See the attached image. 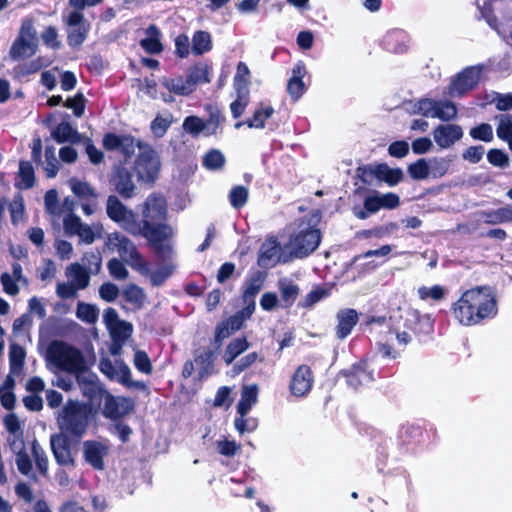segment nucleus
<instances>
[{
    "label": "nucleus",
    "mask_w": 512,
    "mask_h": 512,
    "mask_svg": "<svg viewBox=\"0 0 512 512\" xmlns=\"http://www.w3.org/2000/svg\"><path fill=\"white\" fill-rule=\"evenodd\" d=\"M455 318L465 326L478 324L485 318L496 315L495 296L489 287H478L465 291L454 304Z\"/></svg>",
    "instance_id": "f257e3e1"
},
{
    "label": "nucleus",
    "mask_w": 512,
    "mask_h": 512,
    "mask_svg": "<svg viewBox=\"0 0 512 512\" xmlns=\"http://www.w3.org/2000/svg\"><path fill=\"white\" fill-rule=\"evenodd\" d=\"M108 217L132 235H140L147 240H156L158 235L165 236L167 228L152 230L148 224H141L136 214L128 209L116 196L110 195L106 202Z\"/></svg>",
    "instance_id": "f03ea898"
},
{
    "label": "nucleus",
    "mask_w": 512,
    "mask_h": 512,
    "mask_svg": "<svg viewBox=\"0 0 512 512\" xmlns=\"http://www.w3.org/2000/svg\"><path fill=\"white\" fill-rule=\"evenodd\" d=\"M91 408L77 400H68L57 413L60 434L70 439H80L86 433L90 422Z\"/></svg>",
    "instance_id": "7ed1b4c3"
},
{
    "label": "nucleus",
    "mask_w": 512,
    "mask_h": 512,
    "mask_svg": "<svg viewBox=\"0 0 512 512\" xmlns=\"http://www.w3.org/2000/svg\"><path fill=\"white\" fill-rule=\"evenodd\" d=\"M167 207L166 201L161 195L152 194L150 195L145 203L143 209V221L141 224H148L152 230H158L161 228H167L168 232L166 235H158L156 240H148L149 243L154 247L156 253L161 257L165 258L171 252V246L165 243V240L172 236V228L166 224L158 223L166 217Z\"/></svg>",
    "instance_id": "20e7f679"
},
{
    "label": "nucleus",
    "mask_w": 512,
    "mask_h": 512,
    "mask_svg": "<svg viewBox=\"0 0 512 512\" xmlns=\"http://www.w3.org/2000/svg\"><path fill=\"white\" fill-rule=\"evenodd\" d=\"M46 360L55 368L70 374H78L85 368L81 351L62 341L50 343L46 351Z\"/></svg>",
    "instance_id": "39448f33"
},
{
    "label": "nucleus",
    "mask_w": 512,
    "mask_h": 512,
    "mask_svg": "<svg viewBox=\"0 0 512 512\" xmlns=\"http://www.w3.org/2000/svg\"><path fill=\"white\" fill-rule=\"evenodd\" d=\"M105 246L117 251L121 259L140 274H149V263L138 252L135 244L120 232L107 235Z\"/></svg>",
    "instance_id": "423d86ee"
},
{
    "label": "nucleus",
    "mask_w": 512,
    "mask_h": 512,
    "mask_svg": "<svg viewBox=\"0 0 512 512\" xmlns=\"http://www.w3.org/2000/svg\"><path fill=\"white\" fill-rule=\"evenodd\" d=\"M320 241V231L305 225L290 237L286 249L293 258H304L316 250Z\"/></svg>",
    "instance_id": "0eeeda50"
},
{
    "label": "nucleus",
    "mask_w": 512,
    "mask_h": 512,
    "mask_svg": "<svg viewBox=\"0 0 512 512\" xmlns=\"http://www.w3.org/2000/svg\"><path fill=\"white\" fill-rule=\"evenodd\" d=\"M36 48V30L32 21L25 19L22 22L18 37L10 48L9 55L13 60L28 58L34 55Z\"/></svg>",
    "instance_id": "6e6552de"
},
{
    "label": "nucleus",
    "mask_w": 512,
    "mask_h": 512,
    "mask_svg": "<svg viewBox=\"0 0 512 512\" xmlns=\"http://www.w3.org/2000/svg\"><path fill=\"white\" fill-rule=\"evenodd\" d=\"M100 371L110 380L116 381L127 388L142 390L145 384L142 381L131 379V370L122 360L111 361L103 358L99 362Z\"/></svg>",
    "instance_id": "1a4fd4ad"
},
{
    "label": "nucleus",
    "mask_w": 512,
    "mask_h": 512,
    "mask_svg": "<svg viewBox=\"0 0 512 512\" xmlns=\"http://www.w3.org/2000/svg\"><path fill=\"white\" fill-rule=\"evenodd\" d=\"M160 167L157 153L149 146H140L135 162V171L141 180L152 181L156 177Z\"/></svg>",
    "instance_id": "9d476101"
},
{
    "label": "nucleus",
    "mask_w": 512,
    "mask_h": 512,
    "mask_svg": "<svg viewBox=\"0 0 512 512\" xmlns=\"http://www.w3.org/2000/svg\"><path fill=\"white\" fill-rule=\"evenodd\" d=\"M293 257L286 249V245L281 248L275 238L266 240L260 247L258 264L264 268L274 267L277 263H287Z\"/></svg>",
    "instance_id": "9b49d317"
},
{
    "label": "nucleus",
    "mask_w": 512,
    "mask_h": 512,
    "mask_svg": "<svg viewBox=\"0 0 512 512\" xmlns=\"http://www.w3.org/2000/svg\"><path fill=\"white\" fill-rule=\"evenodd\" d=\"M82 10H76L65 14L64 21L68 26L67 41L72 47L80 46L89 32V24L84 20Z\"/></svg>",
    "instance_id": "f8f14e48"
},
{
    "label": "nucleus",
    "mask_w": 512,
    "mask_h": 512,
    "mask_svg": "<svg viewBox=\"0 0 512 512\" xmlns=\"http://www.w3.org/2000/svg\"><path fill=\"white\" fill-rule=\"evenodd\" d=\"M76 378L83 396L89 401V407L99 405L108 392L102 387L98 377L82 370Z\"/></svg>",
    "instance_id": "ddd939ff"
},
{
    "label": "nucleus",
    "mask_w": 512,
    "mask_h": 512,
    "mask_svg": "<svg viewBox=\"0 0 512 512\" xmlns=\"http://www.w3.org/2000/svg\"><path fill=\"white\" fill-rule=\"evenodd\" d=\"M83 458L93 469L102 471L105 469V459L110 453L108 441L87 440L82 445Z\"/></svg>",
    "instance_id": "4468645a"
},
{
    "label": "nucleus",
    "mask_w": 512,
    "mask_h": 512,
    "mask_svg": "<svg viewBox=\"0 0 512 512\" xmlns=\"http://www.w3.org/2000/svg\"><path fill=\"white\" fill-rule=\"evenodd\" d=\"M482 66H470L460 72L449 87L451 97H459L476 87L480 81Z\"/></svg>",
    "instance_id": "2eb2a0df"
},
{
    "label": "nucleus",
    "mask_w": 512,
    "mask_h": 512,
    "mask_svg": "<svg viewBox=\"0 0 512 512\" xmlns=\"http://www.w3.org/2000/svg\"><path fill=\"white\" fill-rule=\"evenodd\" d=\"M313 374L309 366L300 365L292 375L289 389L295 397H305L313 386Z\"/></svg>",
    "instance_id": "dca6fc26"
},
{
    "label": "nucleus",
    "mask_w": 512,
    "mask_h": 512,
    "mask_svg": "<svg viewBox=\"0 0 512 512\" xmlns=\"http://www.w3.org/2000/svg\"><path fill=\"white\" fill-rule=\"evenodd\" d=\"M160 84L169 92V94L162 93V99L167 103L174 101V98L171 94L187 96L193 92L192 85L186 76L162 77L160 79Z\"/></svg>",
    "instance_id": "f3484780"
},
{
    "label": "nucleus",
    "mask_w": 512,
    "mask_h": 512,
    "mask_svg": "<svg viewBox=\"0 0 512 512\" xmlns=\"http://www.w3.org/2000/svg\"><path fill=\"white\" fill-rule=\"evenodd\" d=\"M432 134L434 141L441 149H448L462 138L463 130L457 124H441Z\"/></svg>",
    "instance_id": "a211bd4d"
},
{
    "label": "nucleus",
    "mask_w": 512,
    "mask_h": 512,
    "mask_svg": "<svg viewBox=\"0 0 512 512\" xmlns=\"http://www.w3.org/2000/svg\"><path fill=\"white\" fill-rule=\"evenodd\" d=\"M103 415L110 419H119L127 415L133 408L130 399L124 397H114L107 393L104 397Z\"/></svg>",
    "instance_id": "6ab92c4d"
},
{
    "label": "nucleus",
    "mask_w": 512,
    "mask_h": 512,
    "mask_svg": "<svg viewBox=\"0 0 512 512\" xmlns=\"http://www.w3.org/2000/svg\"><path fill=\"white\" fill-rule=\"evenodd\" d=\"M69 439L70 437H66L62 434L52 435L50 438L51 449L55 460L58 464L63 466L74 465V459L71 455Z\"/></svg>",
    "instance_id": "aec40b11"
},
{
    "label": "nucleus",
    "mask_w": 512,
    "mask_h": 512,
    "mask_svg": "<svg viewBox=\"0 0 512 512\" xmlns=\"http://www.w3.org/2000/svg\"><path fill=\"white\" fill-rule=\"evenodd\" d=\"M114 189L124 198H131L135 185L131 173L124 167H117L111 177Z\"/></svg>",
    "instance_id": "412c9836"
},
{
    "label": "nucleus",
    "mask_w": 512,
    "mask_h": 512,
    "mask_svg": "<svg viewBox=\"0 0 512 512\" xmlns=\"http://www.w3.org/2000/svg\"><path fill=\"white\" fill-rule=\"evenodd\" d=\"M346 378L348 385L355 390L374 380L373 371L368 369V364L365 361L353 365L350 370L346 372Z\"/></svg>",
    "instance_id": "4be33fe9"
},
{
    "label": "nucleus",
    "mask_w": 512,
    "mask_h": 512,
    "mask_svg": "<svg viewBox=\"0 0 512 512\" xmlns=\"http://www.w3.org/2000/svg\"><path fill=\"white\" fill-rule=\"evenodd\" d=\"M336 336L339 339L346 338L358 322V313L354 309L340 310L337 315Z\"/></svg>",
    "instance_id": "5701e85b"
},
{
    "label": "nucleus",
    "mask_w": 512,
    "mask_h": 512,
    "mask_svg": "<svg viewBox=\"0 0 512 512\" xmlns=\"http://www.w3.org/2000/svg\"><path fill=\"white\" fill-rule=\"evenodd\" d=\"M383 45L389 52L402 54L408 49L409 37L401 30L390 31L384 36Z\"/></svg>",
    "instance_id": "b1692460"
},
{
    "label": "nucleus",
    "mask_w": 512,
    "mask_h": 512,
    "mask_svg": "<svg viewBox=\"0 0 512 512\" xmlns=\"http://www.w3.org/2000/svg\"><path fill=\"white\" fill-rule=\"evenodd\" d=\"M214 361L215 353L211 349L204 348L202 350L197 351L194 358V363L197 366L198 375L200 379L206 378L213 374Z\"/></svg>",
    "instance_id": "393cba45"
},
{
    "label": "nucleus",
    "mask_w": 512,
    "mask_h": 512,
    "mask_svg": "<svg viewBox=\"0 0 512 512\" xmlns=\"http://www.w3.org/2000/svg\"><path fill=\"white\" fill-rule=\"evenodd\" d=\"M157 255L162 259L163 264H161L155 271H151L149 268V274H143L144 276H149L153 286L162 285L173 274L175 269V265L169 260L172 255V251L169 255H166L165 258L161 257L158 253Z\"/></svg>",
    "instance_id": "a878e982"
},
{
    "label": "nucleus",
    "mask_w": 512,
    "mask_h": 512,
    "mask_svg": "<svg viewBox=\"0 0 512 512\" xmlns=\"http://www.w3.org/2000/svg\"><path fill=\"white\" fill-rule=\"evenodd\" d=\"M161 33L155 25H150L145 30V37L140 40V46L150 54H159L163 50L160 41Z\"/></svg>",
    "instance_id": "bb28decb"
},
{
    "label": "nucleus",
    "mask_w": 512,
    "mask_h": 512,
    "mask_svg": "<svg viewBox=\"0 0 512 512\" xmlns=\"http://www.w3.org/2000/svg\"><path fill=\"white\" fill-rule=\"evenodd\" d=\"M258 387L257 385H245L241 391V399L237 404V413L246 416L251 408L257 403Z\"/></svg>",
    "instance_id": "cd10ccee"
},
{
    "label": "nucleus",
    "mask_w": 512,
    "mask_h": 512,
    "mask_svg": "<svg viewBox=\"0 0 512 512\" xmlns=\"http://www.w3.org/2000/svg\"><path fill=\"white\" fill-rule=\"evenodd\" d=\"M65 274L66 277L70 280V283L73 284L78 290L85 289L90 283V274L82 265L78 263L69 265Z\"/></svg>",
    "instance_id": "c85d7f7f"
},
{
    "label": "nucleus",
    "mask_w": 512,
    "mask_h": 512,
    "mask_svg": "<svg viewBox=\"0 0 512 512\" xmlns=\"http://www.w3.org/2000/svg\"><path fill=\"white\" fill-rule=\"evenodd\" d=\"M306 74V68L304 64L298 63L292 70V77L288 82V92L294 99H299L305 91V85L303 83V77Z\"/></svg>",
    "instance_id": "c756f323"
},
{
    "label": "nucleus",
    "mask_w": 512,
    "mask_h": 512,
    "mask_svg": "<svg viewBox=\"0 0 512 512\" xmlns=\"http://www.w3.org/2000/svg\"><path fill=\"white\" fill-rule=\"evenodd\" d=\"M265 281V274L261 271H256L250 274L244 282V290L242 294L243 300L254 299L255 296L262 290Z\"/></svg>",
    "instance_id": "7c9ffc66"
},
{
    "label": "nucleus",
    "mask_w": 512,
    "mask_h": 512,
    "mask_svg": "<svg viewBox=\"0 0 512 512\" xmlns=\"http://www.w3.org/2000/svg\"><path fill=\"white\" fill-rule=\"evenodd\" d=\"M479 216L483 222L492 225L512 222V205L501 207L492 211H481Z\"/></svg>",
    "instance_id": "2f4dec72"
},
{
    "label": "nucleus",
    "mask_w": 512,
    "mask_h": 512,
    "mask_svg": "<svg viewBox=\"0 0 512 512\" xmlns=\"http://www.w3.org/2000/svg\"><path fill=\"white\" fill-rule=\"evenodd\" d=\"M407 320L410 323H418V328H415L417 335H429L433 332V319L427 314L422 315L418 310H408Z\"/></svg>",
    "instance_id": "473e14b6"
},
{
    "label": "nucleus",
    "mask_w": 512,
    "mask_h": 512,
    "mask_svg": "<svg viewBox=\"0 0 512 512\" xmlns=\"http://www.w3.org/2000/svg\"><path fill=\"white\" fill-rule=\"evenodd\" d=\"M452 160L448 157H432L427 159L429 179L444 177L451 166Z\"/></svg>",
    "instance_id": "72a5a7b5"
},
{
    "label": "nucleus",
    "mask_w": 512,
    "mask_h": 512,
    "mask_svg": "<svg viewBox=\"0 0 512 512\" xmlns=\"http://www.w3.org/2000/svg\"><path fill=\"white\" fill-rule=\"evenodd\" d=\"M374 175L390 186L398 184L403 178V172L400 168H391L387 164H379L374 169Z\"/></svg>",
    "instance_id": "f704fd0d"
},
{
    "label": "nucleus",
    "mask_w": 512,
    "mask_h": 512,
    "mask_svg": "<svg viewBox=\"0 0 512 512\" xmlns=\"http://www.w3.org/2000/svg\"><path fill=\"white\" fill-rule=\"evenodd\" d=\"M68 185L75 196L81 201L97 200V193L87 182L71 178L68 181Z\"/></svg>",
    "instance_id": "c9c22d12"
},
{
    "label": "nucleus",
    "mask_w": 512,
    "mask_h": 512,
    "mask_svg": "<svg viewBox=\"0 0 512 512\" xmlns=\"http://www.w3.org/2000/svg\"><path fill=\"white\" fill-rule=\"evenodd\" d=\"M249 348L246 338L233 339L226 347L223 353V360L230 365L240 354Z\"/></svg>",
    "instance_id": "e433bc0d"
},
{
    "label": "nucleus",
    "mask_w": 512,
    "mask_h": 512,
    "mask_svg": "<svg viewBox=\"0 0 512 512\" xmlns=\"http://www.w3.org/2000/svg\"><path fill=\"white\" fill-rule=\"evenodd\" d=\"M52 137L59 143L78 142L79 133L67 122L58 124L52 131Z\"/></svg>",
    "instance_id": "4c0bfd02"
},
{
    "label": "nucleus",
    "mask_w": 512,
    "mask_h": 512,
    "mask_svg": "<svg viewBox=\"0 0 512 512\" xmlns=\"http://www.w3.org/2000/svg\"><path fill=\"white\" fill-rule=\"evenodd\" d=\"M278 289L286 306H291L295 302L300 291L298 285L287 278L278 281Z\"/></svg>",
    "instance_id": "58836bf2"
},
{
    "label": "nucleus",
    "mask_w": 512,
    "mask_h": 512,
    "mask_svg": "<svg viewBox=\"0 0 512 512\" xmlns=\"http://www.w3.org/2000/svg\"><path fill=\"white\" fill-rule=\"evenodd\" d=\"M212 48L211 35L206 31H196L192 37V53L202 55Z\"/></svg>",
    "instance_id": "ea45409f"
},
{
    "label": "nucleus",
    "mask_w": 512,
    "mask_h": 512,
    "mask_svg": "<svg viewBox=\"0 0 512 512\" xmlns=\"http://www.w3.org/2000/svg\"><path fill=\"white\" fill-rule=\"evenodd\" d=\"M274 113V109L271 106L258 107L252 118L245 121L249 128L263 129L265 127V121L270 118Z\"/></svg>",
    "instance_id": "a19ab883"
},
{
    "label": "nucleus",
    "mask_w": 512,
    "mask_h": 512,
    "mask_svg": "<svg viewBox=\"0 0 512 512\" xmlns=\"http://www.w3.org/2000/svg\"><path fill=\"white\" fill-rule=\"evenodd\" d=\"M18 177L20 179L17 182V186L21 189H29L34 185L35 176L34 169L30 162L21 161L19 164Z\"/></svg>",
    "instance_id": "79ce46f5"
},
{
    "label": "nucleus",
    "mask_w": 512,
    "mask_h": 512,
    "mask_svg": "<svg viewBox=\"0 0 512 512\" xmlns=\"http://www.w3.org/2000/svg\"><path fill=\"white\" fill-rule=\"evenodd\" d=\"M25 350L18 344H11L9 347V362L11 373L17 374L23 367Z\"/></svg>",
    "instance_id": "37998d69"
},
{
    "label": "nucleus",
    "mask_w": 512,
    "mask_h": 512,
    "mask_svg": "<svg viewBox=\"0 0 512 512\" xmlns=\"http://www.w3.org/2000/svg\"><path fill=\"white\" fill-rule=\"evenodd\" d=\"M13 387L14 380L10 376H8L0 386V402L7 410L13 409L15 405V395L12 392Z\"/></svg>",
    "instance_id": "c03bdc74"
},
{
    "label": "nucleus",
    "mask_w": 512,
    "mask_h": 512,
    "mask_svg": "<svg viewBox=\"0 0 512 512\" xmlns=\"http://www.w3.org/2000/svg\"><path fill=\"white\" fill-rule=\"evenodd\" d=\"M76 316L83 322L94 324L98 320L99 310L95 305L78 302Z\"/></svg>",
    "instance_id": "a18cd8bd"
},
{
    "label": "nucleus",
    "mask_w": 512,
    "mask_h": 512,
    "mask_svg": "<svg viewBox=\"0 0 512 512\" xmlns=\"http://www.w3.org/2000/svg\"><path fill=\"white\" fill-rule=\"evenodd\" d=\"M436 108L437 100L431 98H422L412 105L410 113L434 118Z\"/></svg>",
    "instance_id": "49530a36"
},
{
    "label": "nucleus",
    "mask_w": 512,
    "mask_h": 512,
    "mask_svg": "<svg viewBox=\"0 0 512 512\" xmlns=\"http://www.w3.org/2000/svg\"><path fill=\"white\" fill-rule=\"evenodd\" d=\"M123 296L127 302L133 304L137 309L143 307L146 299L143 289L135 284L128 285L123 290Z\"/></svg>",
    "instance_id": "de8ad7c7"
},
{
    "label": "nucleus",
    "mask_w": 512,
    "mask_h": 512,
    "mask_svg": "<svg viewBox=\"0 0 512 512\" xmlns=\"http://www.w3.org/2000/svg\"><path fill=\"white\" fill-rule=\"evenodd\" d=\"M249 83L250 70L244 62H239L234 76V88L236 91H249Z\"/></svg>",
    "instance_id": "09e8293b"
},
{
    "label": "nucleus",
    "mask_w": 512,
    "mask_h": 512,
    "mask_svg": "<svg viewBox=\"0 0 512 512\" xmlns=\"http://www.w3.org/2000/svg\"><path fill=\"white\" fill-rule=\"evenodd\" d=\"M409 176L415 181L429 179L428 165L426 158H420L407 167Z\"/></svg>",
    "instance_id": "8fccbe9b"
},
{
    "label": "nucleus",
    "mask_w": 512,
    "mask_h": 512,
    "mask_svg": "<svg viewBox=\"0 0 512 512\" xmlns=\"http://www.w3.org/2000/svg\"><path fill=\"white\" fill-rule=\"evenodd\" d=\"M456 115L457 108L453 102L448 100L437 101L434 118H438L442 121H450L453 120Z\"/></svg>",
    "instance_id": "3c124183"
},
{
    "label": "nucleus",
    "mask_w": 512,
    "mask_h": 512,
    "mask_svg": "<svg viewBox=\"0 0 512 512\" xmlns=\"http://www.w3.org/2000/svg\"><path fill=\"white\" fill-rule=\"evenodd\" d=\"M43 169L48 178H53L57 175L59 162L55 154L53 146H47L45 149V161L42 162Z\"/></svg>",
    "instance_id": "603ef678"
},
{
    "label": "nucleus",
    "mask_w": 512,
    "mask_h": 512,
    "mask_svg": "<svg viewBox=\"0 0 512 512\" xmlns=\"http://www.w3.org/2000/svg\"><path fill=\"white\" fill-rule=\"evenodd\" d=\"M329 294V288L316 286L305 296V298L300 302V305L305 308H311L319 301L328 297Z\"/></svg>",
    "instance_id": "864d4df0"
},
{
    "label": "nucleus",
    "mask_w": 512,
    "mask_h": 512,
    "mask_svg": "<svg viewBox=\"0 0 512 512\" xmlns=\"http://www.w3.org/2000/svg\"><path fill=\"white\" fill-rule=\"evenodd\" d=\"M446 293L447 290L441 285H434L432 287L421 286L417 289V295L423 301L428 299L440 301L445 297Z\"/></svg>",
    "instance_id": "5fc2aeb1"
},
{
    "label": "nucleus",
    "mask_w": 512,
    "mask_h": 512,
    "mask_svg": "<svg viewBox=\"0 0 512 512\" xmlns=\"http://www.w3.org/2000/svg\"><path fill=\"white\" fill-rule=\"evenodd\" d=\"M82 262L89 274H98L101 270L102 257L98 250L85 253Z\"/></svg>",
    "instance_id": "6e6d98bb"
},
{
    "label": "nucleus",
    "mask_w": 512,
    "mask_h": 512,
    "mask_svg": "<svg viewBox=\"0 0 512 512\" xmlns=\"http://www.w3.org/2000/svg\"><path fill=\"white\" fill-rule=\"evenodd\" d=\"M190 84L192 85V90L196 89V85L200 83H207L210 81L209 79V71L206 65H198L190 70L188 75L186 76Z\"/></svg>",
    "instance_id": "4d7b16f0"
},
{
    "label": "nucleus",
    "mask_w": 512,
    "mask_h": 512,
    "mask_svg": "<svg viewBox=\"0 0 512 512\" xmlns=\"http://www.w3.org/2000/svg\"><path fill=\"white\" fill-rule=\"evenodd\" d=\"M32 455L39 472L42 475H46L48 472V458L44 449L37 441L32 443Z\"/></svg>",
    "instance_id": "13d9d810"
},
{
    "label": "nucleus",
    "mask_w": 512,
    "mask_h": 512,
    "mask_svg": "<svg viewBox=\"0 0 512 512\" xmlns=\"http://www.w3.org/2000/svg\"><path fill=\"white\" fill-rule=\"evenodd\" d=\"M225 157L219 150H211L203 157V165L208 170H218L223 167Z\"/></svg>",
    "instance_id": "bf43d9fd"
},
{
    "label": "nucleus",
    "mask_w": 512,
    "mask_h": 512,
    "mask_svg": "<svg viewBox=\"0 0 512 512\" xmlns=\"http://www.w3.org/2000/svg\"><path fill=\"white\" fill-rule=\"evenodd\" d=\"M183 129L193 137H198L202 132L205 134L204 121L197 116H188L183 121Z\"/></svg>",
    "instance_id": "052dcab7"
},
{
    "label": "nucleus",
    "mask_w": 512,
    "mask_h": 512,
    "mask_svg": "<svg viewBox=\"0 0 512 512\" xmlns=\"http://www.w3.org/2000/svg\"><path fill=\"white\" fill-rule=\"evenodd\" d=\"M248 190L244 186H236L229 193V201L233 208H242L248 200Z\"/></svg>",
    "instance_id": "680f3d73"
},
{
    "label": "nucleus",
    "mask_w": 512,
    "mask_h": 512,
    "mask_svg": "<svg viewBox=\"0 0 512 512\" xmlns=\"http://www.w3.org/2000/svg\"><path fill=\"white\" fill-rule=\"evenodd\" d=\"M237 98L230 104L232 116L239 118L249 103V91H236Z\"/></svg>",
    "instance_id": "e2e57ef3"
},
{
    "label": "nucleus",
    "mask_w": 512,
    "mask_h": 512,
    "mask_svg": "<svg viewBox=\"0 0 512 512\" xmlns=\"http://www.w3.org/2000/svg\"><path fill=\"white\" fill-rule=\"evenodd\" d=\"M109 274L116 280H125L128 277V270L121 260L112 258L107 263Z\"/></svg>",
    "instance_id": "0e129e2a"
},
{
    "label": "nucleus",
    "mask_w": 512,
    "mask_h": 512,
    "mask_svg": "<svg viewBox=\"0 0 512 512\" xmlns=\"http://www.w3.org/2000/svg\"><path fill=\"white\" fill-rule=\"evenodd\" d=\"M172 124V115L157 116L151 122V130L156 137H162Z\"/></svg>",
    "instance_id": "69168bd1"
},
{
    "label": "nucleus",
    "mask_w": 512,
    "mask_h": 512,
    "mask_svg": "<svg viewBox=\"0 0 512 512\" xmlns=\"http://www.w3.org/2000/svg\"><path fill=\"white\" fill-rule=\"evenodd\" d=\"M499 124L497 127V136L506 141L512 138V118L509 115H500L497 117Z\"/></svg>",
    "instance_id": "338daca9"
},
{
    "label": "nucleus",
    "mask_w": 512,
    "mask_h": 512,
    "mask_svg": "<svg viewBox=\"0 0 512 512\" xmlns=\"http://www.w3.org/2000/svg\"><path fill=\"white\" fill-rule=\"evenodd\" d=\"M470 136L475 140L490 142L493 139L492 126L487 123H482L470 130Z\"/></svg>",
    "instance_id": "774afa93"
}]
</instances>
